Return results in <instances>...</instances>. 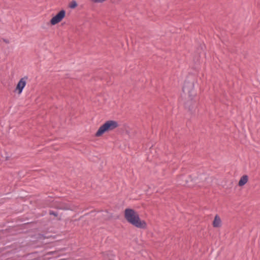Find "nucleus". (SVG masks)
Returning <instances> with one entry per match:
<instances>
[{
  "label": "nucleus",
  "instance_id": "0eeeda50",
  "mask_svg": "<svg viewBox=\"0 0 260 260\" xmlns=\"http://www.w3.org/2000/svg\"><path fill=\"white\" fill-rule=\"evenodd\" d=\"M220 225L221 219L218 215H216L213 222V226L215 228H218Z\"/></svg>",
  "mask_w": 260,
  "mask_h": 260
},
{
  "label": "nucleus",
  "instance_id": "f8f14e48",
  "mask_svg": "<svg viewBox=\"0 0 260 260\" xmlns=\"http://www.w3.org/2000/svg\"><path fill=\"white\" fill-rule=\"evenodd\" d=\"M4 41L6 43H9V41H7V40H4Z\"/></svg>",
  "mask_w": 260,
  "mask_h": 260
},
{
  "label": "nucleus",
  "instance_id": "f257e3e1",
  "mask_svg": "<svg viewBox=\"0 0 260 260\" xmlns=\"http://www.w3.org/2000/svg\"><path fill=\"white\" fill-rule=\"evenodd\" d=\"M193 87L194 85L192 82L185 81L182 88L183 92L188 95L189 99L186 102L185 107L188 109L191 113L196 112L198 105L197 99H194L196 93L193 90Z\"/></svg>",
  "mask_w": 260,
  "mask_h": 260
},
{
  "label": "nucleus",
  "instance_id": "f03ea898",
  "mask_svg": "<svg viewBox=\"0 0 260 260\" xmlns=\"http://www.w3.org/2000/svg\"><path fill=\"white\" fill-rule=\"evenodd\" d=\"M124 217L129 223L137 228L143 229L146 227L145 221L141 220L138 213L133 209H125Z\"/></svg>",
  "mask_w": 260,
  "mask_h": 260
},
{
  "label": "nucleus",
  "instance_id": "7ed1b4c3",
  "mask_svg": "<svg viewBox=\"0 0 260 260\" xmlns=\"http://www.w3.org/2000/svg\"><path fill=\"white\" fill-rule=\"evenodd\" d=\"M118 126L117 122L114 120H108L101 125L95 134L96 137H100L107 132L111 131Z\"/></svg>",
  "mask_w": 260,
  "mask_h": 260
},
{
  "label": "nucleus",
  "instance_id": "423d86ee",
  "mask_svg": "<svg viewBox=\"0 0 260 260\" xmlns=\"http://www.w3.org/2000/svg\"><path fill=\"white\" fill-rule=\"evenodd\" d=\"M56 208L62 209V210H69L70 208L69 206L67 204L61 202H58V204L56 205Z\"/></svg>",
  "mask_w": 260,
  "mask_h": 260
},
{
  "label": "nucleus",
  "instance_id": "ddd939ff",
  "mask_svg": "<svg viewBox=\"0 0 260 260\" xmlns=\"http://www.w3.org/2000/svg\"><path fill=\"white\" fill-rule=\"evenodd\" d=\"M110 260H114V259H112V258H110Z\"/></svg>",
  "mask_w": 260,
  "mask_h": 260
},
{
  "label": "nucleus",
  "instance_id": "9b49d317",
  "mask_svg": "<svg viewBox=\"0 0 260 260\" xmlns=\"http://www.w3.org/2000/svg\"><path fill=\"white\" fill-rule=\"evenodd\" d=\"M92 2L94 3H103L106 0H91Z\"/></svg>",
  "mask_w": 260,
  "mask_h": 260
},
{
  "label": "nucleus",
  "instance_id": "39448f33",
  "mask_svg": "<svg viewBox=\"0 0 260 260\" xmlns=\"http://www.w3.org/2000/svg\"><path fill=\"white\" fill-rule=\"evenodd\" d=\"M27 79V77L25 76L21 78L20 80L19 81L15 89L16 90H18L19 94H20L22 92L24 87L26 85V81Z\"/></svg>",
  "mask_w": 260,
  "mask_h": 260
},
{
  "label": "nucleus",
  "instance_id": "1a4fd4ad",
  "mask_svg": "<svg viewBox=\"0 0 260 260\" xmlns=\"http://www.w3.org/2000/svg\"><path fill=\"white\" fill-rule=\"evenodd\" d=\"M77 6V4L76 1H72L70 4V7L72 9L76 8Z\"/></svg>",
  "mask_w": 260,
  "mask_h": 260
},
{
  "label": "nucleus",
  "instance_id": "20e7f679",
  "mask_svg": "<svg viewBox=\"0 0 260 260\" xmlns=\"http://www.w3.org/2000/svg\"><path fill=\"white\" fill-rule=\"evenodd\" d=\"M66 11L64 10L60 11L55 16L52 17L50 20V23L54 25L60 22L65 17Z\"/></svg>",
  "mask_w": 260,
  "mask_h": 260
},
{
  "label": "nucleus",
  "instance_id": "6e6552de",
  "mask_svg": "<svg viewBox=\"0 0 260 260\" xmlns=\"http://www.w3.org/2000/svg\"><path fill=\"white\" fill-rule=\"evenodd\" d=\"M248 177L247 175H243L240 179L238 185L240 186H242L245 185L248 181Z\"/></svg>",
  "mask_w": 260,
  "mask_h": 260
},
{
  "label": "nucleus",
  "instance_id": "9d476101",
  "mask_svg": "<svg viewBox=\"0 0 260 260\" xmlns=\"http://www.w3.org/2000/svg\"><path fill=\"white\" fill-rule=\"evenodd\" d=\"M49 214H50V215H54V216H57V213L56 212H54L53 211H50Z\"/></svg>",
  "mask_w": 260,
  "mask_h": 260
}]
</instances>
